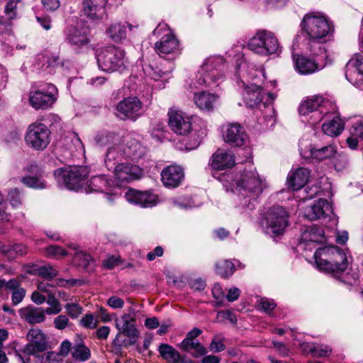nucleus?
<instances>
[{"label": "nucleus", "instance_id": "nucleus-1", "mask_svg": "<svg viewBox=\"0 0 363 363\" xmlns=\"http://www.w3.org/2000/svg\"><path fill=\"white\" fill-rule=\"evenodd\" d=\"M218 179L227 191L236 194L238 207L250 211L255 208V203L265 187L264 180L250 161L240 168L235 177L230 173H223L218 176Z\"/></svg>", "mask_w": 363, "mask_h": 363}, {"label": "nucleus", "instance_id": "nucleus-2", "mask_svg": "<svg viewBox=\"0 0 363 363\" xmlns=\"http://www.w3.org/2000/svg\"><path fill=\"white\" fill-rule=\"evenodd\" d=\"M265 79L262 69H255L247 62L242 61L236 70V81L240 89H242V96L245 104L250 108L263 106V118L267 126H273L276 122L275 110L270 104L264 102L262 84Z\"/></svg>", "mask_w": 363, "mask_h": 363}, {"label": "nucleus", "instance_id": "nucleus-3", "mask_svg": "<svg viewBox=\"0 0 363 363\" xmlns=\"http://www.w3.org/2000/svg\"><path fill=\"white\" fill-rule=\"evenodd\" d=\"M313 258L317 268L338 278L347 268L346 254L336 246H325L317 249Z\"/></svg>", "mask_w": 363, "mask_h": 363}, {"label": "nucleus", "instance_id": "nucleus-4", "mask_svg": "<svg viewBox=\"0 0 363 363\" xmlns=\"http://www.w3.org/2000/svg\"><path fill=\"white\" fill-rule=\"evenodd\" d=\"M225 62L220 56H211L203 63L192 85L199 89L203 86L216 87L224 79Z\"/></svg>", "mask_w": 363, "mask_h": 363}, {"label": "nucleus", "instance_id": "nucleus-5", "mask_svg": "<svg viewBox=\"0 0 363 363\" xmlns=\"http://www.w3.org/2000/svg\"><path fill=\"white\" fill-rule=\"evenodd\" d=\"M153 35L160 37L155 44V50L161 57L174 59L180 54L179 42L167 24H159L153 30Z\"/></svg>", "mask_w": 363, "mask_h": 363}, {"label": "nucleus", "instance_id": "nucleus-6", "mask_svg": "<svg viewBox=\"0 0 363 363\" xmlns=\"http://www.w3.org/2000/svg\"><path fill=\"white\" fill-rule=\"evenodd\" d=\"M89 169L85 166H71L55 171V177L58 183L63 184L68 189L79 191H84L88 183L86 181Z\"/></svg>", "mask_w": 363, "mask_h": 363}, {"label": "nucleus", "instance_id": "nucleus-7", "mask_svg": "<svg viewBox=\"0 0 363 363\" xmlns=\"http://www.w3.org/2000/svg\"><path fill=\"white\" fill-rule=\"evenodd\" d=\"M248 48L253 52L264 57L279 55L281 46L277 36L268 30H259L247 43Z\"/></svg>", "mask_w": 363, "mask_h": 363}, {"label": "nucleus", "instance_id": "nucleus-8", "mask_svg": "<svg viewBox=\"0 0 363 363\" xmlns=\"http://www.w3.org/2000/svg\"><path fill=\"white\" fill-rule=\"evenodd\" d=\"M289 224V214L281 206H273L264 215L261 225L266 234L279 236L284 232Z\"/></svg>", "mask_w": 363, "mask_h": 363}, {"label": "nucleus", "instance_id": "nucleus-9", "mask_svg": "<svg viewBox=\"0 0 363 363\" xmlns=\"http://www.w3.org/2000/svg\"><path fill=\"white\" fill-rule=\"evenodd\" d=\"M301 26L303 30L313 40H320L333 32L332 26L323 15L308 13L304 16Z\"/></svg>", "mask_w": 363, "mask_h": 363}, {"label": "nucleus", "instance_id": "nucleus-10", "mask_svg": "<svg viewBox=\"0 0 363 363\" xmlns=\"http://www.w3.org/2000/svg\"><path fill=\"white\" fill-rule=\"evenodd\" d=\"M58 90L52 84H48L30 90L28 103L35 110H45L57 101Z\"/></svg>", "mask_w": 363, "mask_h": 363}, {"label": "nucleus", "instance_id": "nucleus-11", "mask_svg": "<svg viewBox=\"0 0 363 363\" xmlns=\"http://www.w3.org/2000/svg\"><path fill=\"white\" fill-rule=\"evenodd\" d=\"M135 313L132 308H129L118 323L116 326L118 330L115 337V345L119 346H128L134 345L138 338L139 333L134 325Z\"/></svg>", "mask_w": 363, "mask_h": 363}, {"label": "nucleus", "instance_id": "nucleus-12", "mask_svg": "<svg viewBox=\"0 0 363 363\" xmlns=\"http://www.w3.org/2000/svg\"><path fill=\"white\" fill-rule=\"evenodd\" d=\"M25 140L34 150H43L50 142V131L43 123H32L27 129Z\"/></svg>", "mask_w": 363, "mask_h": 363}, {"label": "nucleus", "instance_id": "nucleus-13", "mask_svg": "<svg viewBox=\"0 0 363 363\" xmlns=\"http://www.w3.org/2000/svg\"><path fill=\"white\" fill-rule=\"evenodd\" d=\"M299 150L305 160L318 162L331 159L337 153L336 147L333 145L317 147L304 140L300 141Z\"/></svg>", "mask_w": 363, "mask_h": 363}, {"label": "nucleus", "instance_id": "nucleus-14", "mask_svg": "<svg viewBox=\"0 0 363 363\" xmlns=\"http://www.w3.org/2000/svg\"><path fill=\"white\" fill-rule=\"evenodd\" d=\"M116 109L118 117L132 121H135L145 112L143 103L135 96L125 98L117 104Z\"/></svg>", "mask_w": 363, "mask_h": 363}, {"label": "nucleus", "instance_id": "nucleus-15", "mask_svg": "<svg viewBox=\"0 0 363 363\" xmlns=\"http://www.w3.org/2000/svg\"><path fill=\"white\" fill-rule=\"evenodd\" d=\"M345 77L351 84L363 89V55L356 54L347 63Z\"/></svg>", "mask_w": 363, "mask_h": 363}, {"label": "nucleus", "instance_id": "nucleus-16", "mask_svg": "<svg viewBox=\"0 0 363 363\" xmlns=\"http://www.w3.org/2000/svg\"><path fill=\"white\" fill-rule=\"evenodd\" d=\"M169 125L177 134L185 135L192 130L191 116H188L180 111L171 109L169 113Z\"/></svg>", "mask_w": 363, "mask_h": 363}, {"label": "nucleus", "instance_id": "nucleus-17", "mask_svg": "<svg viewBox=\"0 0 363 363\" xmlns=\"http://www.w3.org/2000/svg\"><path fill=\"white\" fill-rule=\"evenodd\" d=\"M27 339L28 342L25 347V352L28 354L37 355L39 352L48 350L46 336L40 329H30L27 335Z\"/></svg>", "mask_w": 363, "mask_h": 363}, {"label": "nucleus", "instance_id": "nucleus-18", "mask_svg": "<svg viewBox=\"0 0 363 363\" xmlns=\"http://www.w3.org/2000/svg\"><path fill=\"white\" fill-rule=\"evenodd\" d=\"M143 171L138 166L130 163H121L115 167V184L130 182L143 177Z\"/></svg>", "mask_w": 363, "mask_h": 363}, {"label": "nucleus", "instance_id": "nucleus-19", "mask_svg": "<svg viewBox=\"0 0 363 363\" xmlns=\"http://www.w3.org/2000/svg\"><path fill=\"white\" fill-rule=\"evenodd\" d=\"M113 180L106 176H95L88 181L85 192L99 191L104 193L108 201H112V187Z\"/></svg>", "mask_w": 363, "mask_h": 363}, {"label": "nucleus", "instance_id": "nucleus-20", "mask_svg": "<svg viewBox=\"0 0 363 363\" xmlns=\"http://www.w3.org/2000/svg\"><path fill=\"white\" fill-rule=\"evenodd\" d=\"M65 41L75 50L86 46L89 43L87 32L84 28L77 26H69L65 31Z\"/></svg>", "mask_w": 363, "mask_h": 363}, {"label": "nucleus", "instance_id": "nucleus-21", "mask_svg": "<svg viewBox=\"0 0 363 363\" xmlns=\"http://www.w3.org/2000/svg\"><path fill=\"white\" fill-rule=\"evenodd\" d=\"M332 213L331 205L324 199L314 201L313 204L306 207L303 212L304 216L311 220L330 217Z\"/></svg>", "mask_w": 363, "mask_h": 363}, {"label": "nucleus", "instance_id": "nucleus-22", "mask_svg": "<svg viewBox=\"0 0 363 363\" xmlns=\"http://www.w3.org/2000/svg\"><path fill=\"white\" fill-rule=\"evenodd\" d=\"M224 140L231 145L240 147L247 142V135L239 123L228 124L223 130Z\"/></svg>", "mask_w": 363, "mask_h": 363}, {"label": "nucleus", "instance_id": "nucleus-23", "mask_svg": "<svg viewBox=\"0 0 363 363\" xmlns=\"http://www.w3.org/2000/svg\"><path fill=\"white\" fill-rule=\"evenodd\" d=\"M107 0H83L82 12L91 20L103 18L106 13Z\"/></svg>", "mask_w": 363, "mask_h": 363}, {"label": "nucleus", "instance_id": "nucleus-24", "mask_svg": "<svg viewBox=\"0 0 363 363\" xmlns=\"http://www.w3.org/2000/svg\"><path fill=\"white\" fill-rule=\"evenodd\" d=\"M183 169L178 165H169L161 172V180L165 186L175 188L182 182L184 178Z\"/></svg>", "mask_w": 363, "mask_h": 363}, {"label": "nucleus", "instance_id": "nucleus-25", "mask_svg": "<svg viewBox=\"0 0 363 363\" xmlns=\"http://www.w3.org/2000/svg\"><path fill=\"white\" fill-rule=\"evenodd\" d=\"M294 63L296 71L303 75L313 74L325 67V64H320L314 59L302 55L294 57Z\"/></svg>", "mask_w": 363, "mask_h": 363}, {"label": "nucleus", "instance_id": "nucleus-26", "mask_svg": "<svg viewBox=\"0 0 363 363\" xmlns=\"http://www.w3.org/2000/svg\"><path fill=\"white\" fill-rule=\"evenodd\" d=\"M235 163V156L230 151L218 150L212 156L211 160V167L218 170L231 168Z\"/></svg>", "mask_w": 363, "mask_h": 363}, {"label": "nucleus", "instance_id": "nucleus-27", "mask_svg": "<svg viewBox=\"0 0 363 363\" xmlns=\"http://www.w3.org/2000/svg\"><path fill=\"white\" fill-rule=\"evenodd\" d=\"M309 178V171L304 167L297 168L289 174L286 185L291 191H297L301 189L307 183Z\"/></svg>", "mask_w": 363, "mask_h": 363}, {"label": "nucleus", "instance_id": "nucleus-28", "mask_svg": "<svg viewBox=\"0 0 363 363\" xmlns=\"http://www.w3.org/2000/svg\"><path fill=\"white\" fill-rule=\"evenodd\" d=\"M21 318L29 324H37L45 320V312L43 308L28 306L18 310Z\"/></svg>", "mask_w": 363, "mask_h": 363}, {"label": "nucleus", "instance_id": "nucleus-29", "mask_svg": "<svg viewBox=\"0 0 363 363\" xmlns=\"http://www.w3.org/2000/svg\"><path fill=\"white\" fill-rule=\"evenodd\" d=\"M324 234V230L317 225L307 227L301 235L300 245L306 248L313 243L323 242L325 241Z\"/></svg>", "mask_w": 363, "mask_h": 363}, {"label": "nucleus", "instance_id": "nucleus-30", "mask_svg": "<svg viewBox=\"0 0 363 363\" xmlns=\"http://www.w3.org/2000/svg\"><path fill=\"white\" fill-rule=\"evenodd\" d=\"M28 172L35 174L36 176H27L22 177L21 182L29 188L42 189L45 188L46 183L43 179V171L36 164H31L28 168Z\"/></svg>", "mask_w": 363, "mask_h": 363}, {"label": "nucleus", "instance_id": "nucleus-31", "mask_svg": "<svg viewBox=\"0 0 363 363\" xmlns=\"http://www.w3.org/2000/svg\"><path fill=\"white\" fill-rule=\"evenodd\" d=\"M336 109L335 106L331 101H325L323 106L318 111L310 113L306 117L307 121L311 125H315L325 119H330L332 116V112Z\"/></svg>", "mask_w": 363, "mask_h": 363}, {"label": "nucleus", "instance_id": "nucleus-32", "mask_svg": "<svg viewBox=\"0 0 363 363\" xmlns=\"http://www.w3.org/2000/svg\"><path fill=\"white\" fill-rule=\"evenodd\" d=\"M344 123L336 114L335 109L332 112L330 119H325L322 125L323 133L329 136L335 137L339 135L344 130Z\"/></svg>", "mask_w": 363, "mask_h": 363}, {"label": "nucleus", "instance_id": "nucleus-33", "mask_svg": "<svg viewBox=\"0 0 363 363\" xmlns=\"http://www.w3.org/2000/svg\"><path fill=\"white\" fill-rule=\"evenodd\" d=\"M219 98L216 94L203 91L194 94V101L196 105L203 111H212Z\"/></svg>", "mask_w": 363, "mask_h": 363}, {"label": "nucleus", "instance_id": "nucleus-34", "mask_svg": "<svg viewBox=\"0 0 363 363\" xmlns=\"http://www.w3.org/2000/svg\"><path fill=\"white\" fill-rule=\"evenodd\" d=\"M350 133L347 143L350 148L355 150L359 140L363 141V118H355L352 121Z\"/></svg>", "mask_w": 363, "mask_h": 363}, {"label": "nucleus", "instance_id": "nucleus-35", "mask_svg": "<svg viewBox=\"0 0 363 363\" xmlns=\"http://www.w3.org/2000/svg\"><path fill=\"white\" fill-rule=\"evenodd\" d=\"M130 137L128 135L124 138L123 143H125L126 147L123 149L124 154L133 160L142 158L146 153V149L139 142L133 140H128Z\"/></svg>", "mask_w": 363, "mask_h": 363}, {"label": "nucleus", "instance_id": "nucleus-36", "mask_svg": "<svg viewBox=\"0 0 363 363\" xmlns=\"http://www.w3.org/2000/svg\"><path fill=\"white\" fill-rule=\"evenodd\" d=\"M325 101H330L320 96H313L303 101L299 106V113L303 116H307L310 113L318 111L325 105Z\"/></svg>", "mask_w": 363, "mask_h": 363}, {"label": "nucleus", "instance_id": "nucleus-37", "mask_svg": "<svg viewBox=\"0 0 363 363\" xmlns=\"http://www.w3.org/2000/svg\"><path fill=\"white\" fill-rule=\"evenodd\" d=\"M158 352L162 359L168 363H184V357L172 346L167 343H162L158 347Z\"/></svg>", "mask_w": 363, "mask_h": 363}, {"label": "nucleus", "instance_id": "nucleus-38", "mask_svg": "<svg viewBox=\"0 0 363 363\" xmlns=\"http://www.w3.org/2000/svg\"><path fill=\"white\" fill-rule=\"evenodd\" d=\"M111 48H103L96 52V59L99 67L104 72H112L113 71V55Z\"/></svg>", "mask_w": 363, "mask_h": 363}, {"label": "nucleus", "instance_id": "nucleus-39", "mask_svg": "<svg viewBox=\"0 0 363 363\" xmlns=\"http://www.w3.org/2000/svg\"><path fill=\"white\" fill-rule=\"evenodd\" d=\"M178 347L184 352H189L194 358H199L208 353V350L201 343L191 342L189 344L179 345Z\"/></svg>", "mask_w": 363, "mask_h": 363}, {"label": "nucleus", "instance_id": "nucleus-40", "mask_svg": "<svg viewBox=\"0 0 363 363\" xmlns=\"http://www.w3.org/2000/svg\"><path fill=\"white\" fill-rule=\"evenodd\" d=\"M79 247L73 246V249L76 251L74 256V262L79 266L86 270L89 269V267L94 262L91 255L85 253L83 251L79 250Z\"/></svg>", "mask_w": 363, "mask_h": 363}, {"label": "nucleus", "instance_id": "nucleus-41", "mask_svg": "<svg viewBox=\"0 0 363 363\" xmlns=\"http://www.w3.org/2000/svg\"><path fill=\"white\" fill-rule=\"evenodd\" d=\"M235 270V264L230 260H222L216 264V272L223 278H228L233 275Z\"/></svg>", "mask_w": 363, "mask_h": 363}, {"label": "nucleus", "instance_id": "nucleus-42", "mask_svg": "<svg viewBox=\"0 0 363 363\" xmlns=\"http://www.w3.org/2000/svg\"><path fill=\"white\" fill-rule=\"evenodd\" d=\"M173 205L182 210H189L201 206L200 202H195L192 198L179 196L172 199Z\"/></svg>", "mask_w": 363, "mask_h": 363}, {"label": "nucleus", "instance_id": "nucleus-43", "mask_svg": "<svg viewBox=\"0 0 363 363\" xmlns=\"http://www.w3.org/2000/svg\"><path fill=\"white\" fill-rule=\"evenodd\" d=\"M128 60L125 57V50L115 46V72L123 73L127 70Z\"/></svg>", "mask_w": 363, "mask_h": 363}, {"label": "nucleus", "instance_id": "nucleus-44", "mask_svg": "<svg viewBox=\"0 0 363 363\" xmlns=\"http://www.w3.org/2000/svg\"><path fill=\"white\" fill-rule=\"evenodd\" d=\"M72 350V357L77 361L85 362L91 357L90 350L84 344L75 345Z\"/></svg>", "mask_w": 363, "mask_h": 363}, {"label": "nucleus", "instance_id": "nucleus-45", "mask_svg": "<svg viewBox=\"0 0 363 363\" xmlns=\"http://www.w3.org/2000/svg\"><path fill=\"white\" fill-rule=\"evenodd\" d=\"M172 71V68L169 69L163 70L160 67H153L152 65H149L144 68L145 74L147 77L153 79L154 81H158L160 79L164 78Z\"/></svg>", "mask_w": 363, "mask_h": 363}, {"label": "nucleus", "instance_id": "nucleus-46", "mask_svg": "<svg viewBox=\"0 0 363 363\" xmlns=\"http://www.w3.org/2000/svg\"><path fill=\"white\" fill-rule=\"evenodd\" d=\"M4 251L9 259H13L19 256L25 255L28 252V248L26 245L19 243L7 246Z\"/></svg>", "mask_w": 363, "mask_h": 363}, {"label": "nucleus", "instance_id": "nucleus-47", "mask_svg": "<svg viewBox=\"0 0 363 363\" xmlns=\"http://www.w3.org/2000/svg\"><path fill=\"white\" fill-rule=\"evenodd\" d=\"M157 196L149 191H139V206L150 208L157 204Z\"/></svg>", "mask_w": 363, "mask_h": 363}, {"label": "nucleus", "instance_id": "nucleus-48", "mask_svg": "<svg viewBox=\"0 0 363 363\" xmlns=\"http://www.w3.org/2000/svg\"><path fill=\"white\" fill-rule=\"evenodd\" d=\"M57 274V270L50 265L42 266L37 269V274L48 281H52Z\"/></svg>", "mask_w": 363, "mask_h": 363}, {"label": "nucleus", "instance_id": "nucleus-49", "mask_svg": "<svg viewBox=\"0 0 363 363\" xmlns=\"http://www.w3.org/2000/svg\"><path fill=\"white\" fill-rule=\"evenodd\" d=\"M127 27L131 29L132 26L127 23L115 26V43H122L126 39Z\"/></svg>", "mask_w": 363, "mask_h": 363}, {"label": "nucleus", "instance_id": "nucleus-50", "mask_svg": "<svg viewBox=\"0 0 363 363\" xmlns=\"http://www.w3.org/2000/svg\"><path fill=\"white\" fill-rule=\"evenodd\" d=\"M46 256L59 258L67 255L65 250L57 245H50L45 249Z\"/></svg>", "mask_w": 363, "mask_h": 363}, {"label": "nucleus", "instance_id": "nucleus-51", "mask_svg": "<svg viewBox=\"0 0 363 363\" xmlns=\"http://www.w3.org/2000/svg\"><path fill=\"white\" fill-rule=\"evenodd\" d=\"M112 134L110 132L101 131L99 132L95 137L94 140L96 143L100 147H104L109 144L112 140Z\"/></svg>", "mask_w": 363, "mask_h": 363}, {"label": "nucleus", "instance_id": "nucleus-52", "mask_svg": "<svg viewBox=\"0 0 363 363\" xmlns=\"http://www.w3.org/2000/svg\"><path fill=\"white\" fill-rule=\"evenodd\" d=\"M59 57L50 55L38 54L36 55V60L46 61L45 69L56 66L59 62Z\"/></svg>", "mask_w": 363, "mask_h": 363}, {"label": "nucleus", "instance_id": "nucleus-53", "mask_svg": "<svg viewBox=\"0 0 363 363\" xmlns=\"http://www.w3.org/2000/svg\"><path fill=\"white\" fill-rule=\"evenodd\" d=\"M258 308L267 313H270L277 306V304L272 299L261 298L259 301Z\"/></svg>", "mask_w": 363, "mask_h": 363}, {"label": "nucleus", "instance_id": "nucleus-54", "mask_svg": "<svg viewBox=\"0 0 363 363\" xmlns=\"http://www.w3.org/2000/svg\"><path fill=\"white\" fill-rule=\"evenodd\" d=\"M18 0H11L5 6V13L8 17V20L14 19L17 16Z\"/></svg>", "mask_w": 363, "mask_h": 363}, {"label": "nucleus", "instance_id": "nucleus-55", "mask_svg": "<svg viewBox=\"0 0 363 363\" xmlns=\"http://www.w3.org/2000/svg\"><path fill=\"white\" fill-rule=\"evenodd\" d=\"M8 199L10 201L11 205L13 208L18 207L20 205H21V194L18 189H11L9 192Z\"/></svg>", "mask_w": 363, "mask_h": 363}, {"label": "nucleus", "instance_id": "nucleus-56", "mask_svg": "<svg viewBox=\"0 0 363 363\" xmlns=\"http://www.w3.org/2000/svg\"><path fill=\"white\" fill-rule=\"evenodd\" d=\"M81 324L89 329H94L98 325V320L92 314H86L82 319H81Z\"/></svg>", "mask_w": 363, "mask_h": 363}, {"label": "nucleus", "instance_id": "nucleus-57", "mask_svg": "<svg viewBox=\"0 0 363 363\" xmlns=\"http://www.w3.org/2000/svg\"><path fill=\"white\" fill-rule=\"evenodd\" d=\"M37 289L45 296H48L49 294H53V289H55V285L52 281H43L38 284Z\"/></svg>", "mask_w": 363, "mask_h": 363}, {"label": "nucleus", "instance_id": "nucleus-58", "mask_svg": "<svg viewBox=\"0 0 363 363\" xmlns=\"http://www.w3.org/2000/svg\"><path fill=\"white\" fill-rule=\"evenodd\" d=\"M128 202L139 206V191L134 189H128L124 194Z\"/></svg>", "mask_w": 363, "mask_h": 363}, {"label": "nucleus", "instance_id": "nucleus-59", "mask_svg": "<svg viewBox=\"0 0 363 363\" xmlns=\"http://www.w3.org/2000/svg\"><path fill=\"white\" fill-rule=\"evenodd\" d=\"M201 333V330L197 328H194L193 330H191L186 334V337L182 340V342L179 345L189 344L191 342H198L196 337H199Z\"/></svg>", "mask_w": 363, "mask_h": 363}, {"label": "nucleus", "instance_id": "nucleus-60", "mask_svg": "<svg viewBox=\"0 0 363 363\" xmlns=\"http://www.w3.org/2000/svg\"><path fill=\"white\" fill-rule=\"evenodd\" d=\"M209 348L213 352H220L225 349V346L222 340L218 335H216L210 343Z\"/></svg>", "mask_w": 363, "mask_h": 363}, {"label": "nucleus", "instance_id": "nucleus-61", "mask_svg": "<svg viewBox=\"0 0 363 363\" xmlns=\"http://www.w3.org/2000/svg\"><path fill=\"white\" fill-rule=\"evenodd\" d=\"M332 353V349L330 346L325 345H320L315 346L313 357H328Z\"/></svg>", "mask_w": 363, "mask_h": 363}, {"label": "nucleus", "instance_id": "nucleus-62", "mask_svg": "<svg viewBox=\"0 0 363 363\" xmlns=\"http://www.w3.org/2000/svg\"><path fill=\"white\" fill-rule=\"evenodd\" d=\"M65 309L68 315L72 318H77L82 313V308L77 303H67L65 305Z\"/></svg>", "mask_w": 363, "mask_h": 363}, {"label": "nucleus", "instance_id": "nucleus-63", "mask_svg": "<svg viewBox=\"0 0 363 363\" xmlns=\"http://www.w3.org/2000/svg\"><path fill=\"white\" fill-rule=\"evenodd\" d=\"M25 296L26 290L23 288L21 287L19 289H17V290H14L12 292L11 296V301L13 304L18 305V303H20L24 298Z\"/></svg>", "mask_w": 363, "mask_h": 363}, {"label": "nucleus", "instance_id": "nucleus-64", "mask_svg": "<svg viewBox=\"0 0 363 363\" xmlns=\"http://www.w3.org/2000/svg\"><path fill=\"white\" fill-rule=\"evenodd\" d=\"M60 357L59 352H48L41 357L40 361L50 363L57 362L60 360Z\"/></svg>", "mask_w": 363, "mask_h": 363}]
</instances>
